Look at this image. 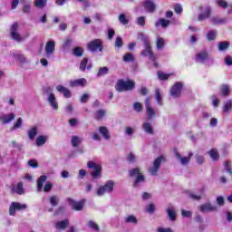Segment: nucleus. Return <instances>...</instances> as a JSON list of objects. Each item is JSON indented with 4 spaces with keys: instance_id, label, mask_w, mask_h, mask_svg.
<instances>
[{
    "instance_id": "1",
    "label": "nucleus",
    "mask_w": 232,
    "mask_h": 232,
    "mask_svg": "<svg viewBox=\"0 0 232 232\" xmlns=\"http://www.w3.org/2000/svg\"><path fill=\"white\" fill-rule=\"evenodd\" d=\"M196 63L206 64V66H213L215 60L209 56L208 51L203 50L196 53Z\"/></svg>"
},
{
    "instance_id": "2",
    "label": "nucleus",
    "mask_w": 232,
    "mask_h": 232,
    "mask_svg": "<svg viewBox=\"0 0 232 232\" xmlns=\"http://www.w3.org/2000/svg\"><path fill=\"white\" fill-rule=\"evenodd\" d=\"M133 88H135V82L131 80L124 81L123 79H120L115 85V90L120 93L122 92H131Z\"/></svg>"
},
{
    "instance_id": "3",
    "label": "nucleus",
    "mask_w": 232,
    "mask_h": 232,
    "mask_svg": "<svg viewBox=\"0 0 232 232\" xmlns=\"http://www.w3.org/2000/svg\"><path fill=\"white\" fill-rule=\"evenodd\" d=\"M129 175L132 179H135L133 183L134 188H139L141 182H144L146 180V177L142 173H140V169L139 168L130 169Z\"/></svg>"
},
{
    "instance_id": "4",
    "label": "nucleus",
    "mask_w": 232,
    "mask_h": 232,
    "mask_svg": "<svg viewBox=\"0 0 232 232\" xmlns=\"http://www.w3.org/2000/svg\"><path fill=\"white\" fill-rule=\"evenodd\" d=\"M143 46L144 50L141 52V55H143V57H148L150 61L155 63V61H157V56H155V53H153V51L151 50L150 40H143Z\"/></svg>"
},
{
    "instance_id": "5",
    "label": "nucleus",
    "mask_w": 232,
    "mask_h": 232,
    "mask_svg": "<svg viewBox=\"0 0 232 232\" xmlns=\"http://www.w3.org/2000/svg\"><path fill=\"white\" fill-rule=\"evenodd\" d=\"M164 160H166L162 156L155 159V160L152 162V166L149 167L148 169V172L150 173V175H151L152 177H157V175H159L160 166L162 162H164Z\"/></svg>"
},
{
    "instance_id": "6",
    "label": "nucleus",
    "mask_w": 232,
    "mask_h": 232,
    "mask_svg": "<svg viewBox=\"0 0 232 232\" xmlns=\"http://www.w3.org/2000/svg\"><path fill=\"white\" fill-rule=\"evenodd\" d=\"M87 168H89V169H93L91 171V176L94 180L102 177V167L101 165L96 164L93 161H89L87 163Z\"/></svg>"
},
{
    "instance_id": "7",
    "label": "nucleus",
    "mask_w": 232,
    "mask_h": 232,
    "mask_svg": "<svg viewBox=\"0 0 232 232\" xmlns=\"http://www.w3.org/2000/svg\"><path fill=\"white\" fill-rule=\"evenodd\" d=\"M114 186L115 182H113V180H108L104 185L97 188V197H102L103 195H106V193H111L113 191Z\"/></svg>"
},
{
    "instance_id": "8",
    "label": "nucleus",
    "mask_w": 232,
    "mask_h": 232,
    "mask_svg": "<svg viewBox=\"0 0 232 232\" xmlns=\"http://www.w3.org/2000/svg\"><path fill=\"white\" fill-rule=\"evenodd\" d=\"M45 93L48 94L47 102H49L51 108L55 111L59 110V102H57V98L55 97V94L52 92V88L47 87L45 89Z\"/></svg>"
},
{
    "instance_id": "9",
    "label": "nucleus",
    "mask_w": 232,
    "mask_h": 232,
    "mask_svg": "<svg viewBox=\"0 0 232 232\" xmlns=\"http://www.w3.org/2000/svg\"><path fill=\"white\" fill-rule=\"evenodd\" d=\"M10 36L13 41H16V43H21L24 41V38L21 36L19 34V24L14 23L10 28Z\"/></svg>"
},
{
    "instance_id": "10",
    "label": "nucleus",
    "mask_w": 232,
    "mask_h": 232,
    "mask_svg": "<svg viewBox=\"0 0 232 232\" xmlns=\"http://www.w3.org/2000/svg\"><path fill=\"white\" fill-rule=\"evenodd\" d=\"M87 48L89 52L95 53V52H102V40L94 39L88 43Z\"/></svg>"
},
{
    "instance_id": "11",
    "label": "nucleus",
    "mask_w": 232,
    "mask_h": 232,
    "mask_svg": "<svg viewBox=\"0 0 232 232\" xmlns=\"http://www.w3.org/2000/svg\"><path fill=\"white\" fill-rule=\"evenodd\" d=\"M145 108L147 111V119L151 121L157 117V111L155 109H153V107H151V98H147L145 100Z\"/></svg>"
},
{
    "instance_id": "12",
    "label": "nucleus",
    "mask_w": 232,
    "mask_h": 232,
    "mask_svg": "<svg viewBox=\"0 0 232 232\" xmlns=\"http://www.w3.org/2000/svg\"><path fill=\"white\" fill-rule=\"evenodd\" d=\"M26 209V204H21L19 202H12L9 207V215L11 217H15L16 211H23Z\"/></svg>"
},
{
    "instance_id": "13",
    "label": "nucleus",
    "mask_w": 232,
    "mask_h": 232,
    "mask_svg": "<svg viewBox=\"0 0 232 232\" xmlns=\"http://www.w3.org/2000/svg\"><path fill=\"white\" fill-rule=\"evenodd\" d=\"M183 86H184V83H182V82H177L170 89L171 97H174V99L180 97V93H182Z\"/></svg>"
},
{
    "instance_id": "14",
    "label": "nucleus",
    "mask_w": 232,
    "mask_h": 232,
    "mask_svg": "<svg viewBox=\"0 0 232 232\" xmlns=\"http://www.w3.org/2000/svg\"><path fill=\"white\" fill-rule=\"evenodd\" d=\"M198 209L201 213H213L218 211V207L211 204V202H207L198 207Z\"/></svg>"
},
{
    "instance_id": "15",
    "label": "nucleus",
    "mask_w": 232,
    "mask_h": 232,
    "mask_svg": "<svg viewBox=\"0 0 232 232\" xmlns=\"http://www.w3.org/2000/svg\"><path fill=\"white\" fill-rule=\"evenodd\" d=\"M55 53V41L50 40L45 44V54L47 59H50Z\"/></svg>"
},
{
    "instance_id": "16",
    "label": "nucleus",
    "mask_w": 232,
    "mask_h": 232,
    "mask_svg": "<svg viewBox=\"0 0 232 232\" xmlns=\"http://www.w3.org/2000/svg\"><path fill=\"white\" fill-rule=\"evenodd\" d=\"M175 156L177 160L179 161L181 166H188L189 162H191V157H193V154L190 152L188 157L181 156L179 151H175Z\"/></svg>"
},
{
    "instance_id": "17",
    "label": "nucleus",
    "mask_w": 232,
    "mask_h": 232,
    "mask_svg": "<svg viewBox=\"0 0 232 232\" xmlns=\"http://www.w3.org/2000/svg\"><path fill=\"white\" fill-rule=\"evenodd\" d=\"M14 119L15 114H14V112L0 115V122H2L3 124H9V122H12V121H14Z\"/></svg>"
},
{
    "instance_id": "18",
    "label": "nucleus",
    "mask_w": 232,
    "mask_h": 232,
    "mask_svg": "<svg viewBox=\"0 0 232 232\" xmlns=\"http://www.w3.org/2000/svg\"><path fill=\"white\" fill-rule=\"evenodd\" d=\"M69 201L72 206V208L74 209V211H82L84 208V200L75 201L73 199H69Z\"/></svg>"
},
{
    "instance_id": "19",
    "label": "nucleus",
    "mask_w": 232,
    "mask_h": 232,
    "mask_svg": "<svg viewBox=\"0 0 232 232\" xmlns=\"http://www.w3.org/2000/svg\"><path fill=\"white\" fill-rule=\"evenodd\" d=\"M166 213L172 222L177 220V211L175 210V207L169 206L166 209Z\"/></svg>"
},
{
    "instance_id": "20",
    "label": "nucleus",
    "mask_w": 232,
    "mask_h": 232,
    "mask_svg": "<svg viewBox=\"0 0 232 232\" xmlns=\"http://www.w3.org/2000/svg\"><path fill=\"white\" fill-rule=\"evenodd\" d=\"M87 82H88L86 81V79L82 78V79H78V80L70 81L69 84H70L71 88H77V86H86Z\"/></svg>"
},
{
    "instance_id": "21",
    "label": "nucleus",
    "mask_w": 232,
    "mask_h": 232,
    "mask_svg": "<svg viewBox=\"0 0 232 232\" xmlns=\"http://www.w3.org/2000/svg\"><path fill=\"white\" fill-rule=\"evenodd\" d=\"M99 132L101 133L102 137L105 140H110L111 139V135L110 134V130H108V127L102 126L99 128Z\"/></svg>"
},
{
    "instance_id": "22",
    "label": "nucleus",
    "mask_w": 232,
    "mask_h": 232,
    "mask_svg": "<svg viewBox=\"0 0 232 232\" xmlns=\"http://www.w3.org/2000/svg\"><path fill=\"white\" fill-rule=\"evenodd\" d=\"M210 23L212 24H226L227 23V18H220L218 16H211L210 17Z\"/></svg>"
},
{
    "instance_id": "23",
    "label": "nucleus",
    "mask_w": 232,
    "mask_h": 232,
    "mask_svg": "<svg viewBox=\"0 0 232 232\" xmlns=\"http://www.w3.org/2000/svg\"><path fill=\"white\" fill-rule=\"evenodd\" d=\"M13 56L14 57L15 61L18 63H21V64H25V63H28V60L26 59V56L24 54L14 52L13 53Z\"/></svg>"
},
{
    "instance_id": "24",
    "label": "nucleus",
    "mask_w": 232,
    "mask_h": 232,
    "mask_svg": "<svg viewBox=\"0 0 232 232\" xmlns=\"http://www.w3.org/2000/svg\"><path fill=\"white\" fill-rule=\"evenodd\" d=\"M144 8L147 12L151 14L155 12V8H156L155 3H153L151 0H146L144 2Z\"/></svg>"
},
{
    "instance_id": "25",
    "label": "nucleus",
    "mask_w": 232,
    "mask_h": 232,
    "mask_svg": "<svg viewBox=\"0 0 232 232\" xmlns=\"http://www.w3.org/2000/svg\"><path fill=\"white\" fill-rule=\"evenodd\" d=\"M141 128L143 131H145V133H147L148 135H153L154 131H153V126L151 125V123L148 121H144Z\"/></svg>"
},
{
    "instance_id": "26",
    "label": "nucleus",
    "mask_w": 232,
    "mask_h": 232,
    "mask_svg": "<svg viewBox=\"0 0 232 232\" xmlns=\"http://www.w3.org/2000/svg\"><path fill=\"white\" fill-rule=\"evenodd\" d=\"M68 226H70V220L64 219V220L56 222L54 227H56V229H66Z\"/></svg>"
},
{
    "instance_id": "27",
    "label": "nucleus",
    "mask_w": 232,
    "mask_h": 232,
    "mask_svg": "<svg viewBox=\"0 0 232 232\" xmlns=\"http://www.w3.org/2000/svg\"><path fill=\"white\" fill-rule=\"evenodd\" d=\"M169 23H171L169 20H166L164 18H160L155 23V26H156V28H159V26H161L163 28H168V26H169Z\"/></svg>"
},
{
    "instance_id": "28",
    "label": "nucleus",
    "mask_w": 232,
    "mask_h": 232,
    "mask_svg": "<svg viewBox=\"0 0 232 232\" xmlns=\"http://www.w3.org/2000/svg\"><path fill=\"white\" fill-rule=\"evenodd\" d=\"M211 15V8L206 7L203 14H200L198 17V21H204Z\"/></svg>"
},
{
    "instance_id": "29",
    "label": "nucleus",
    "mask_w": 232,
    "mask_h": 232,
    "mask_svg": "<svg viewBox=\"0 0 232 232\" xmlns=\"http://www.w3.org/2000/svg\"><path fill=\"white\" fill-rule=\"evenodd\" d=\"M48 140V136L40 135L36 138V146L41 148V146H44L45 142Z\"/></svg>"
},
{
    "instance_id": "30",
    "label": "nucleus",
    "mask_w": 232,
    "mask_h": 232,
    "mask_svg": "<svg viewBox=\"0 0 232 232\" xmlns=\"http://www.w3.org/2000/svg\"><path fill=\"white\" fill-rule=\"evenodd\" d=\"M166 46V40L160 36L156 39V48L157 50H162Z\"/></svg>"
},
{
    "instance_id": "31",
    "label": "nucleus",
    "mask_w": 232,
    "mask_h": 232,
    "mask_svg": "<svg viewBox=\"0 0 232 232\" xmlns=\"http://www.w3.org/2000/svg\"><path fill=\"white\" fill-rule=\"evenodd\" d=\"M46 179H47V177L43 175L37 179V191H38V193L43 191V186H44V182H46Z\"/></svg>"
},
{
    "instance_id": "32",
    "label": "nucleus",
    "mask_w": 232,
    "mask_h": 232,
    "mask_svg": "<svg viewBox=\"0 0 232 232\" xmlns=\"http://www.w3.org/2000/svg\"><path fill=\"white\" fill-rule=\"evenodd\" d=\"M106 117V110L104 109H100L96 111L94 119L96 121H102Z\"/></svg>"
},
{
    "instance_id": "33",
    "label": "nucleus",
    "mask_w": 232,
    "mask_h": 232,
    "mask_svg": "<svg viewBox=\"0 0 232 232\" xmlns=\"http://www.w3.org/2000/svg\"><path fill=\"white\" fill-rule=\"evenodd\" d=\"M124 220L126 224H134V225L139 224V219H137V217H135L134 215L127 216L124 218Z\"/></svg>"
},
{
    "instance_id": "34",
    "label": "nucleus",
    "mask_w": 232,
    "mask_h": 232,
    "mask_svg": "<svg viewBox=\"0 0 232 232\" xmlns=\"http://www.w3.org/2000/svg\"><path fill=\"white\" fill-rule=\"evenodd\" d=\"M82 142V138L79 136H72L71 139V144L73 148L79 147V145Z\"/></svg>"
},
{
    "instance_id": "35",
    "label": "nucleus",
    "mask_w": 232,
    "mask_h": 232,
    "mask_svg": "<svg viewBox=\"0 0 232 232\" xmlns=\"http://www.w3.org/2000/svg\"><path fill=\"white\" fill-rule=\"evenodd\" d=\"M227 48H229V42L227 41L219 42L218 44V49L219 52H226Z\"/></svg>"
},
{
    "instance_id": "36",
    "label": "nucleus",
    "mask_w": 232,
    "mask_h": 232,
    "mask_svg": "<svg viewBox=\"0 0 232 232\" xmlns=\"http://www.w3.org/2000/svg\"><path fill=\"white\" fill-rule=\"evenodd\" d=\"M87 64H88V58H83V60L80 63L81 72H86V68L87 70H92V64L86 67Z\"/></svg>"
},
{
    "instance_id": "37",
    "label": "nucleus",
    "mask_w": 232,
    "mask_h": 232,
    "mask_svg": "<svg viewBox=\"0 0 232 232\" xmlns=\"http://www.w3.org/2000/svg\"><path fill=\"white\" fill-rule=\"evenodd\" d=\"M37 137V127H33L28 130V138L30 140H34Z\"/></svg>"
},
{
    "instance_id": "38",
    "label": "nucleus",
    "mask_w": 232,
    "mask_h": 232,
    "mask_svg": "<svg viewBox=\"0 0 232 232\" xmlns=\"http://www.w3.org/2000/svg\"><path fill=\"white\" fill-rule=\"evenodd\" d=\"M48 3V0H34V6L36 8H45L46 5Z\"/></svg>"
},
{
    "instance_id": "39",
    "label": "nucleus",
    "mask_w": 232,
    "mask_h": 232,
    "mask_svg": "<svg viewBox=\"0 0 232 232\" xmlns=\"http://www.w3.org/2000/svg\"><path fill=\"white\" fill-rule=\"evenodd\" d=\"M49 202L51 204V206H53V208L59 206V197L56 195H53L49 198Z\"/></svg>"
},
{
    "instance_id": "40",
    "label": "nucleus",
    "mask_w": 232,
    "mask_h": 232,
    "mask_svg": "<svg viewBox=\"0 0 232 232\" xmlns=\"http://www.w3.org/2000/svg\"><path fill=\"white\" fill-rule=\"evenodd\" d=\"M158 78L160 79V81H166L168 79H169V77H171V75H173V73H164L161 71H159L157 72Z\"/></svg>"
},
{
    "instance_id": "41",
    "label": "nucleus",
    "mask_w": 232,
    "mask_h": 232,
    "mask_svg": "<svg viewBox=\"0 0 232 232\" xmlns=\"http://www.w3.org/2000/svg\"><path fill=\"white\" fill-rule=\"evenodd\" d=\"M222 97H227L230 93L229 85H222L220 89Z\"/></svg>"
},
{
    "instance_id": "42",
    "label": "nucleus",
    "mask_w": 232,
    "mask_h": 232,
    "mask_svg": "<svg viewBox=\"0 0 232 232\" xmlns=\"http://www.w3.org/2000/svg\"><path fill=\"white\" fill-rule=\"evenodd\" d=\"M210 158L212 159V160H218V158L220 157V155L218 154V150L212 149L209 152H208Z\"/></svg>"
},
{
    "instance_id": "43",
    "label": "nucleus",
    "mask_w": 232,
    "mask_h": 232,
    "mask_svg": "<svg viewBox=\"0 0 232 232\" xmlns=\"http://www.w3.org/2000/svg\"><path fill=\"white\" fill-rule=\"evenodd\" d=\"M208 41H215L217 39V30H211L207 34Z\"/></svg>"
},
{
    "instance_id": "44",
    "label": "nucleus",
    "mask_w": 232,
    "mask_h": 232,
    "mask_svg": "<svg viewBox=\"0 0 232 232\" xmlns=\"http://www.w3.org/2000/svg\"><path fill=\"white\" fill-rule=\"evenodd\" d=\"M110 69L108 67H101L97 72V77H102V75H108Z\"/></svg>"
},
{
    "instance_id": "45",
    "label": "nucleus",
    "mask_w": 232,
    "mask_h": 232,
    "mask_svg": "<svg viewBox=\"0 0 232 232\" xmlns=\"http://www.w3.org/2000/svg\"><path fill=\"white\" fill-rule=\"evenodd\" d=\"M14 191L17 193V195H24V188H23V182H19L14 188Z\"/></svg>"
},
{
    "instance_id": "46",
    "label": "nucleus",
    "mask_w": 232,
    "mask_h": 232,
    "mask_svg": "<svg viewBox=\"0 0 232 232\" xmlns=\"http://www.w3.org/2000/svg\"><path fill=\"white\" fill-rule=\"evenodd\" d=\"M123 61H124V63H131V62L135 61V58L133 57V53H127L123 56Z\"/></svg>"
},
{
    "instance_id": "47",
    "label": "nucleus",
    "mask_w": 232,
    "mask_h": 232,
    "mask_svg": "<svg viewBox=\"0 0 232 232\" xmlns=\"http://www.w3.org/2000/svg\"><path fill=\"white\" fill-rule=\"evenodd\" d=\"M155 96L158 104L162 106V94H160V89H156Z\"/></svg>"
},
{
    "instance_id": "48",
    "label": "nucleus",
    "mask_w": 232,
    "mask_h": 232,
    "mask_svg": "<svg viewBox=\"0 0 232 232\" xmlns=\"http://www.w3.org/2000/svg\"><path fill=\"white\" fill-rule=\"evenodd\" d=\"M82 53H84V50H82V48L76 47V48L73 49V54L76 57H82Z\"/></svg>"
},
{
    "instance_id": "49",
    "label": "nucleus",
    "mask_w": 232,
    "mask_h": 232,
    "mask_svg": "<svg viewBox=\"0 0 232 232\" xmlns=\"http://www.w3.org/2000/svg\"><path fill=\"white\" fill-rule=\"evenodd\" d=\"M127 160H128V162H130L131 164H135V162H137V157L135 156V154H133V152H130L127 156Z\"/></svg>"
},
{
    "instance_id": "50",
    "label": "nucleus",
    "mask_w": 232,
    "mask_h": 232,
    "mask_svg": "<svg viewBox=\"0 0 232 232\" xmlns=\"http://www.w3.org/2000/svg\"><path fill=\"white\" fill-rule=\"evenodd\" d=\"M181 215L185 218H191V217H193V212L190 210L181 209Z\"/></svg>"
},
{
    "instance_id": "51",
    "label": "nucleus",
    "mask_w": 232,
    "mask_h": 232,
    "mask_svg": "<svg viewBox=\"0 0 232 232\" xmlns=\"http://www.w3.org/2000/svg\"><path fill=\"white\" fill-rule=\"evenodd\" d=\"M133 110H134V111L140 113V111H142V104L139 102H134Z\"/></svg>"
},
{
    "instance_id": "52",
    "label": "nucleus",
    "mask_w": 232,
    "mask_h": 232,
    "mask_svg": "<svg viewBox=\"0 0 232 232\" xmlns=\"http://www.w3.org/2000/svg\"><path fill=\"white\" fill-rule=\"evenodd\" d=\"M23 126V118H18L16 122L13 126V130H19Z\"/></svg>"
},
{
    "instance_id": "53",
    "label": "nucleus",
    "mask_w": 232,
    "mask_h": 232,
    "mask_svg": "<svg viewBox=\"0 0 232 232\" xmlns=\"http://www.w3.org/2000/svg\"><path fill=\"white\" fill-rule=\"evenodd\" d=\"M188 197L190 198H192V200H201L202 199V194L189 193Z\"/></svg>"
},
{
    "instance_id": "54",
    "label": "nucleus",
    "mask_w": 232,
    "mask_h": 232,
    "mask_svg": "<svg viewBox=\"0 0 232 232\" xmlns=\"http://www.w3.org/2000/svg\"><path fill=\"white\" fill-rule=\"evenodd\" d=\"M119 21L121 24H128L130 23V21L126 19V14H120Z\"/></svg>"
},
{
    "instance_id": "55",
    "label": "nucleus",
    "mask_w": 232,
    "mask_h": 232,
    "mask_svg": "<svg viewBox=\"0 0 232 232\" xmlns=\"http://www.w3.org/2000/svg\"><path fill=\"white\" fill-rule=\"evenodd\" d=\"M232 108V101L228 100L224 103V111H229Z\"/></svg>"
},
{
    "instance_id": "56",
    "label": "nucleus",
    "mask_w": 232,
    "mask_h": 232,
    "mask_svg": "<svg viewBox=\"0 0 232 232\" xmlns=\"http://www.w3.org/2000/svg\"><path fill=\"white\" fill-rule=\"evenodd\" d=\"M196 161L197 164L202 165L206 162V159L202 155H196Z\"/></svg>"
},
{
    "instance_id": "57",
    "label": "nucleus",
    "mask_w": 232,
    "mask_h": 232,
    "mask_svg": "<svg viewBox=\"0 0 232 232\" xmlns=\"http://www.w3.org/2000/svg\"><path fill=\"white\" fill-rule=\"evenodd\" d=\"M147 213H154L155 212V204L150 203L146 208Z\"/></svg>"
},
{
    "instance_id": "58",
    "label": "nucleus",
    "mask_w": 232,
    "mask_h": 232,
    "mask_svg": "<svg viewBox=\"0 0 232 232\" xmlns=\"http://www.w3.org/2000/svg\"><path fill=\"white\" fill-rule=\"evenodd\" d=\"M88 226H89V227H91L92 229H94L95 231H99V225L96 224L95 222H93V221H89V222H88Z\"/></svg>"
},
{
    "instance_id": "59",
    "label": "nucleus",
    "mask_w": 232,
    "mask_h": 232,
    "mask_svg": "<svg viewBox=\"0 0 232 232\" xmlns=\"http://www.w3.org/2000/svg\"><path fill=\"white\" fill-rule=\"evenodd\" d=\"M217 5H218V6H220L221 8H227L228 6L227 2H226L225 0H217Z\"/></svg>"
},
{
    "instance_id": "60",
    "label": "nucleus",
    "mask_w": 232,
    "mask_h": 232,
    "mask_svg": "<svg viewBox=\"0 0 232 232\" xmlns=\"http://www.w3.org/2000/svg\"><path fill=\"white\" fill-rule=\"evenodd\" d=\"M123 42H122V38L121 36H118L115 40V46H117V48H121L122 47Z\"/></svg>"
},
{
    "instance_id": "61",
    "label": "nucleus",
    "mask_w": 232,
    "mask_h": 232,
    "mask_svg": "<svg viewBox=\"0 0 232 232\" xmlns=\"http://www.w3.org/2000/svg\"><path fill=\"white\" fill-rule=\"evenodd\" d=\"M137 24L140 26H144L146 24V18L144 16H140L137 19Z\"/></svg>"
},
{
    "instance_id": "62",
    "label": "nucleus",
    "mask_w": 232,
    "mask_h": 232,
    "mask_svg": "<svg viewBox=\"0 0 232 232\" xmlns=\"http://www.w3.org/2000/svg\"><path fill=\"white\" fill-rule=\"evenodd\" d=\"M174 10L176 14H182V5L180 4H176L174 5Z\"/></svg>"
},
{
    "instance_id": "63",
    "label": "nucleus",
    "mask_w": 232,
    "mask_h": 232,
    "mask_svg": "<svg viewBox=\"0 0 232 232\" xmlns=\"http://www.w3.org/2000/svg\"><path fill=\"white\" fill-rule=\"evenodd\" d=\"M157 232H175V231H173L171 229V227L165 228V227H160L157 228Z\"/></svg>"
},
{
    "instance_id": "64",
    "label": "nucleus",
    "mask_w": 232,
    "mask_h": 232,
    "mask_svg": "<svg viewBox=\"0 0 232 232\" xmlns=\"http://www.w3.org/2000/svg\"><path fill=\"white\" fill-rule=\"evenodd\" d=\"M28 166L31 168H39V165L37 164V161L35 160H30L28 161Z\"/></svg>"
}]
</instances>
